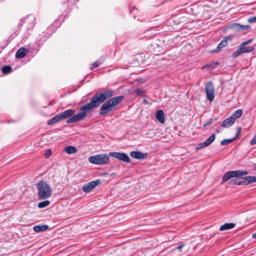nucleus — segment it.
<instances>
[{
  "label": "nucleus",
  "instance_id": "7c9ffc66",
  "mask_svg": "<svg viewBox=\"0 0 256 256\" xmlns=\"http://www.w3.org/2000/svg\"><path fill=\"white\" fill-rule=\"evenodd\" d=\"M241 50V48H240V47L238 46V49L232 54V56L234 58H237L240 54H242Z\"/></svg>",
  "mask_w": 256,
  "mask_h": 256
},
{
  "label": "nucleus",
  "instance_id": "0eeeda50",
  "mask_svg": "<svg viewBox=\"0 0 256 256\" xmlns=\"http://www.w3.org/2000/svg\"><path fill=\"white\" fill-rule=\"evenodd\" d=\"M109 156L125 162H130V160L128 156L124 152H110Z\"/></svg>",
  "mask_w": 256,
  "mask_h": 256
},
{
  "label": "nucleus",
  "instance_id": "4468645a",
  "mask_svg": "<svg viewBox=\"0 0 256 256\" xmlns=\"http://www.w3.org/2000/svg\"><path fill=\"white\" fill-rule=\"evenodd\" d=\"M239 47L240 48H241L242 53L250 52L254 50V46H243V44H242L239 46Z\"/></svg>",
  "mask_w": 256,
  "mask_h": 256
},
{
  "label": "nucleus",
  "instance_id": "bb28decb",
  "mask_svg": "<svg viewBox=\"0 0 256 256\" xmlns=\"http://www.w3.org/2000/svg\"><path fill=\"white\" fill-rule=\"evenodd\" d=\"M236 139V138H233L230 139H224L222 140L220 142V144L222 146L227 145L232 142L234 140Z\"/></svg>",
  "mask_w": 256,
  "mask_h": 256
},
{
  "label": "nucleus",
  "instance_id": "a19ab883",
  "mask_svg": "<svg viewBox=\"0 0 256 256\" xmlns=\"http://www.w3.org/2000/svg\"><path fill=\"white\" fill-rule=\"evenodd\" d=\"M184 244H181V245H180L178 246H177L176 248L177 250H180L184 247Z\"/></svg>",
  "mask_w": 256,
  "mask_h": 256
},
{
  "label": "nucleus",
  "instance_id": "e433bc0d",
  "mask_svg": "<svg viewBox=\"0 0 256 256\" xmlns=\"http://www.w3.org/2000/svg\"><path fill=\"white\" fill-rule=\"evenodd\" d=\"M253 40V38L250 39L244 42L242 44H243V46H246L250 44Z\"/></svg>",
  "mask_w": 256,
  "mask_h": 256
},
{
  "label": "nucleus",
  "instance_id": "ddd939ff",
  "mask_svg": "<svg viewBox=\"0 0 256 256\" xmlns=\"http://www.w3.org/2000/svg\"><path fill=\"white\" fill-rule=\"evenodd\" d=\"M234 122V119L230 116L224 120L222 123V126L223 128H229Z\"/></svg>",
  "mask_w": 256,
  "mask_h": 256
},
{
  "label": "nucleus",
  "instance_id": "dca6fc26",
  "mask_svg": "<svg viewBox=\"0 0 256 256\" xmlns=\"http://www.w3.org/2000/svg\"><path fill=\"white\" fill-rule=\"evenodd\" d=\"M61 120H62V119L61 116L59 114H58L57 115L55 116H54L53 118H50V120H49L48 121L47 124L48 125H52V124H54Z\"/></svg>",
  "mask_w": 256,
  "mask_h": 256
},
{
  "label": "nucleus",
  "instance_id": "aec40b11",
  "mask_svg": "<svg viewBox=\"0 0 256 256\" xmlns=\"http://www.w3.org/2000/svg\"><path fill=\"white\" fill-rule=\"evenodd\" d=\"M26 50L24 48H22L19 49L16 53V58H22L26 54Z\"/></svg>",
  "mask_w": 256,
  "mask_h": 256
},
{
  "label": "nucleus",
  "instance_id": "2f4dec72",
  "mask_svg": "<svg viewBox=\"0 0 256 256\" xmlns=\"http://www.w3.org/2000/svg\"><path fill=\"white\" fill-rule=\"evenodd\" d=\"M218 120L217 118H210V119L208 120L206 122L205 124H204L203 126L204 127H206V126H210L211 124H212L216 120Z\"/></svg>",
  "mask_w": 256,
  "mask_h": 256
},
{
  "label": "nucleus",
  "instance_id": "f704fd0d",
  "mask_svg": "<svg viewBox=\"0 0 256 256\" xmlns=\"http://www.w3.org/2000/svg\"><path fill=\"white\" fill-rule=\"evenodd\" d=\"M52 154V151L50 150H46V154H45V157L46 158H50V156H51Z\"/></svg>",
  "mask_w": 256,
  "mask_h": 256
},
{
  "label": "nucleus",
  "instance_id": "6ab92c4d",
  "mask_svg": "<svg viewBox=\"0 0 256 256\" xmlns=\"http://www.w3.org/2000/svg\"><path fill=\"white\" fill-rule=\"evenodd\" d=\"M242 110L241 109H239L235 111L230 116L232 118L234 121L235 122L236 118H239L242 116Z\"/></svg>",
  "mask_w": 256,
  "mask_h": 256
},
{
  "label": "nucleus",
  "instance_id": "2eb2a0df",
  "mask_svg": "<svg viewBox=\"0 0 256 256\" xmlns=\"http://www.w3.org/2000/svg\"><path fill=\"white\" fill-rule=\"evenodd\" d=\"M48 226L47 225H36L34 226L33 229L36 232H44L48 230Z\"/></svg>",
  "mask_w": 256,
  "mask_h": 256
},
{
  "label": "nucleus",
  "instance_id": "f8f14e48",
  "mask_svg": "<svg viewBox=\"0 0 256 256\" xmlns=\"http://www.w3.org/2000/svg\"><path fill=\"white\" fill-rule=\"evenodd\" d=\"M35 20L34 16L32 14L28 16L24 20V22L29 24V28H32L34 26Z\"/></svg>",
  "mask_w": 256,
  "mask_h": 256
},
{
  "label": "nucleus",
  "instance_id": "a211bd4d",
  "mask_svg": "<svg viewBox=\"0 0 256 256\" xmlns=\"http://www.w3.org/2000/svg\"><path fill=\"white\" fill-rule=\"evenodd\" d=\"M65 152L68 154H75L78 152L77 148L72 146H68L64 148Z\"/></svg>",
  "mask_w": 256,
  "mask_h": 256
},
{
  "label": "nucleus",
  "instance_id": "f03ea898",
  "mask_svg": "<svg viewBox=\"0 0 256 256\" xmlns=\"http://www.w3.org/2000/svg\"><path fill=\"white\" fill-rule=\"evenodd\" d=\"M108 98L105 100L99 110V114L106 116L108 113L115 110V107L124 100L123 96H119L112 98Z\"/></svg>",
  "mask_w": 256,
  "mask_h": 256
},
{
  "label": "nucleus",
  "instance_id": "a878e982",
  "mask_svg": "<svg viewBox=\"0 0 256 256\" xmlns=\"http://www.w3.org/2000/svg\"><path fill=\"white\" fill-rule=\"evenodd\" d=\"M12 71V68L10 66H5L2 68V72L4 74H8Z\"/></svg>",
  "mask_w": 256,
  "mask_h": 256
},
{
  "label": "nucleus",
  "instance_id": "ea45409f",
  "mask_svg": "<svg viewBox=\"0 0 256 256\" xmlns=\"http://www.w3.org/2000/svg\"><path fill=\"white\" fill-rule=\"evenodd\" d=\"M240 132H241V128H240V127L238 128H237V132H236V136L234 137V138H236L238 136V135L240 133Z\"/></svg>",
  "mask_w": 256,
  "mask_h": 256
},
{
  "label": "nucleus",
  "instance_id": "c756f323",
  "mask_svg": "<svg viewBox=\"0 0 256 256\" xmlns=\"http://www.w3.org/2000/svg\"><path fill=\"white\" fill-rule=\"evenodd\" d=\"M144 92L145 90L141 88H138L134 90V93L138 96H143Z\"/></svg>",
  "mask_w": 256,
  "mask_h": 256
},
{
  "label": "nucleus",
  "instance_id": "4be33fe9",
  "mask_svg": "<svg viewBox=\"0 0 256 256\" xmlns=\"http://www.w3.org/2000/svg\"><path fill=\"white\" fill-rule=\"evenodd\" d=\"M216 138L214 134H212L204 142L206 146L210 145L212 143Z\"/></svg>",
  "mask_w": 256,
  "mask_h": 256
},
{
  "label": "nucleus",
  "instance_id": "f3484780",
  "mask_svg": "<svg viewBox=\"0 0 256 256\" xmlns=\"http://www.w3.org/2000/svg\"><path fill=\"white\" fill-rule=\"evenodd\" d=\"M235 224L233 223H226L222 225L220 227V231H224L228 230H230L233 228Z\"/></svg>",
  "mask_w": 256,
  "mask_h": 256
},
{
  "label": "nucleus",
  "instance_id": "9d476101",
  "mask_svg": "<svg viewBox=\"0 0 256 256\" xmlns=\"http://www.w3.org/2000/svg\"><path fill=\"white\" fill-rule=\"evenodd\" d=\"M130 155L132 158L138 160H143L146 157L147 154L138 151H132L130 152Z\"/></svg>",
  "mask_w": 256,
  "mask_h": 256
},
{
  "label": "nucleus",
  "instance_id": "5701e85b",
  "mask_svg": "<svg viewBox=\"0 0 256 256\" xmlns=\"http://www.w3.org/2000/svg\"><path fill=\"white\" fill-rule=\"evenodd\" d=\"M50 204V202L48 200L41 202L38 204V208H44L48 206Z\"/></svg>",
  "mask_w": 256,
  "mask_h": 256
},
{
  "label": "nucleus",
  "instance_id": "473e14b6",
  "mask_svg": "<svg viewBox=\"0 0 256 256\" xmlns=\"http://www.w3.org/2000/svg\"><path fill=\"white\" fill-rule=\"evenodd\" d=\"M230 184L240 185L239 180L238 178H236L232 180L230 182Z\"/></svg>",
  "mask_w": 256,
  "mask_h": 256
},
{
  "label": "nucleus",
  "instance_id": "f257e3e1",
  "mask_svg": "<svg viewBox=\"0 0 256 256\" xmlns=\"http://www.w3.org/2000/svg\"><path fill=\"white\" fill-rule=\"evenodd\" d=\"M114 95V92L111 90L96 94L91 98L90 102L80 107V112L79 113L74 114L75 110L70 109L66 110L60 114L62 120L70 118L66 121L67 124L80 121L87 116L88 113L92 112L94 108L98 107L106 100L112 97Z\"/></svg>",
  "mask_w": 256,
  "mask_h": 256
},
{
  "label": "nucleus",
  "instance_id": "412c9836",
  "mask_svg": "<svg viewBox=\"0 0 256 256\" xmlns=\"http://www.w3.org/2000/svg\"><path fill=\"white\" fill-rule=\"evenodd\" d=\"M248 27V26H242L239 24H234L232 26V28L236 30H246Z\"/></svg>",
  "mask_w": 256,
  "mask_h": 256
},
{
  "label": "nucleus",
  "instance_id": "9b49d317",
  "mask_svg": "<svg viewBox=\"0 0 256 256\" xmlns=\"http://www.w3.org/2000/svg\"><path fill=\"white\" fill-rule=\"evenodd\" d=\"M156 120L161 124H164L165 122V117L164 111L162 110H159L156 113Z\"/></svg>",
  "mask_w": 256,
  "mask_h": 256
},
{
  "label": "nucleus",
  "instance_id": "79ce46f5",
  "mask_svg": "<svg viewBox=\"0 0 256 256\" xmlns=\"http://www.w3.org/2000/svg\"><path fill=\"white\" fill-rule=\"evenodd\" d=\"M252 237L253 238H256V232L252 234Z\"/></svg>",
  "mask_w": 256,
  "mask_h": 256
},
{
  "label": "nucleus",
  "instance_id": "4c0bfd02",
  "mask_svg": "<svg viewBox=\"0 0 256 256\" xmlns=\"http://www.w3.org/2000/svg\"><path fill=\"white\" fill-rule=\"evenodd\" d=\"M250 144L251 145H254L256 144V135L250 140Z\"/></svg>",
  "mask_w": 256,
  "mask_h": 256
},
{
  "label": "nucleus",
  "instance_id": "72a5a7b5",
  "mask_svg": "<svg viewBox=\"0 0 256 256\" xmlns=\"http://www.w3.org/2000/svg\"><path fill=\"white\" fill-rule=\"evenodd\" d=\"M207 146L206 144L204 143V142H202V143H200L198 144V146H196V150H198L200 148H204V147H206Z\"/></svg>",
  "mask_w": 256,
  "mask_h": 256
},
{
  "label": "nucleus",
  "instance_id": "39448f33",
  "mask_svg": "<svg viewBox=\"0 0 256 256\" xmlns=\"http://www.w3.org/2000/svg\"><path fill=\"white\" fill-rule=\"evenodd\" d=\"M88 160L92 164L104 165L109 162L110 158L106 154H98L90 156L88 158Z\"/></svg>",
  "mask_w": 256,
  "mask_h": 256
},
{
  "label": "nucleus",
  "instance_id": "cd10ccee",
  "mask_svg": "<svg viewBox=\"0 0 256 256\" xmlns=\"http://www.w3.org/2000/svg\"><path fill=\"white\" fill-rule=\"evenodd\" d=\"M170 22L171 23L172 22L175 23L176 25L178 24L181 22V21H179V18L176 16H172L170 20H169Z\"/></svg>",
  "mask_w": 256,
  "mask_h": 256
},
{
  "label": "nucleus",
  "instance_id": "b1692460",
  "mask_svg": "<svg viewBox=\"0 0 256 256\" xmlns=\"http://www.w3.org/2000/svg\"><path fill=\"white\" fill-rule=\"evenodd\" d=\"M218 65V62H216L213 64H206L205 66H204L202 68H208L210 70H213L216 68V66Z\"/></svg>",
  "mask_w": 256,
  "mask_h": 256
},
{
  "label": "nucleus",
  "instance_id": "393cba45",
  "mask_svg": "<svg viewBox=\"0 0 256 256\" xmlns=\"http://www.w3.org/2000/svg\"><path fill=\"white\" fill-rule=\"evenodd\" d=\"M104 61V59L102 60H98L95 62L94 63L91 64V67L90 68L91 70H92L94 68H96L99 66Z\"/></svg>",
  "mask_w": 256,
  "mask_h": 256
},
{
  "label": "nucleus",
  "instance_id": "20e7f679",
  "mask_svg": "<svg viewBox=\"0 0 256 256\" xmlns=\"http://www.w3.org/2000/svg\"><path fill=\"white\" fill-rule=\"evenodd\" d=\"M38 197L39 200H45L50 198L52 190L49 184L44 180H40L36 184Z\"/></svg>",
  "mask_w": 256,
  "mask_h": 256
},
{
  "label": "nucleus",
  "instance_id": "c85d7f7f",
  "mask_svg": "<svg viewBox=\"0 0 256 256\" xmlns=\"http://www.w3.org/2000/svg\"><path fill=\"white\" fill-rule=\"evenodd\" d=\"M247 185L256 182V176H247Z\"/></svg>",
  "mask_w": 256,
  "mask_h": 256
},
{
  "label": "nucleus",
  "instance_id": "7ed1b4c3",
  "mask_svg": "<svg viewBox=\"0 0 256 256\" xmlns=\"http://www.w3.org/2000/svg\"><path fill=\"white\" fill-rule=\"evenodd\" d=\"M248 174L246 170H237L229 171L226 172L222 177V183H224L231 178H238L239 180L240 185H247V176H242Z\"/></svg>",
  "mask_w": 256,
  "mask_h": 256
},
{
  "label": "nucleus",
  "instance_id": "58836bf2",
  "mask_svg": "<svg viewBox=\"0 0 256 256\" xmlns=\"http://www.w3.org/2000/svg\"><path fill=\"white\" fill-rule=\"evenodd\" d=\"M208 12V10H207L206 12H204V13H203V17L205 19H208L210 18V16H207L206 14V12Z\"/></svg>",
  "mask_w": 256,
  "mask_h": 256
},
{
  "label": "nucleus",
  "instance_id": "6e6552de",
  "mask_svg": "<svg viewBox=\"0 0 256 256\" xmlns=\"http://www.w3.org/2000/svg\"><path fill=\"white\" fill-rule=\"evenodd\" d=\"M100 182V181L99 180L90 182L85 184L83 186L82 190L85 192H88L96 187Z\"/></svg>",
  "mask_w": 256,
  "mask_h": 256
},
{
  "label": "nucleus",
  "instance_id": "1a4fd4ad",
  "mask_svg": "<svg viewBox=\"0 0 256 256\" xmlns=\"http://www.w3.org/2000/svg\"><path fill=\"white\" fill-rule=\"evenodd\" d=\"M230 39V36L225 37L222 41L218 44L216 48L212 52V53L218 52L221 50L222 48L226 47L228 44V40Z\"/></svg>",
  "mask_w": 256,
  "mask_h": 256
},
{
  "label": "nucleus",
  "instance_id": "37998d69",
  "mask_svg": "<svg viewBox=\"0 0 256 256\" xmlns=\"http://www.w3.org/2000/svg\"><path fill=\"white\" fill-rule=\"evenodd\" d=\"M216 132H220L219 130H216Z\"/></svg>",
  "mask_w": 256,
  "mask_h": 256
},
{
  "label": "nucleus",
  "instance_id": "423d86ee",
  "mask_svg": "<svg viewBox=\"0 0 256 256\" xmlns=\"http://www.w3.org/2000/svg\"><path fill=\"white\" fill-rule=\"evenodd\" d=\"M205 90L207 99L210 102H212L214 98V88L212 81L208 82L205 87Z\"/></svg>",
  "mask_w": 256,
  "mask_h": 256
},
{
  "label": "nucleus",
  "instance_id": "c9c22d12",
  "mask_svg": "<svg viewBox=\"0 0 256 256\" xmlns=\"http://www.w3.org/2000/svg\"><path fill=\"white\" fill-rule=\"evenodd\" d=\"M248 22L250 23L256 22V16H253L248 18Z\"/></svg>",
  "mask_w": 256,
  "mask_h": 256
}]
</instances>
